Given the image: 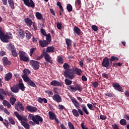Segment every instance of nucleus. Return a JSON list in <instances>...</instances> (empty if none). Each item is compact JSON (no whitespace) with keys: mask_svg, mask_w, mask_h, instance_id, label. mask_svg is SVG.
<instances>
[{"mask_svg":"<svg viewBox=\"0 0 129 129\" xmlns=\"http://www.w3.org/2000/svg\"><path fill=\"white\" fill-rule=\"evenodd\" d=\"M100 118L102 120H105V119H106V116L104 115H100Z\"/></svg>","mask_w":129,"mask_h":129,"instance_id":"bf43d9fd","label":"nucleus"},{"mask_svg":"<svg viewBox=\"0 0 129 129\" xmlns=\"http://www.w3.org/2000/svg\"><path fill=\"white\" fill-rule=\"evenodd\" d=\"M74 32L77 34V35H80V33H81L80 29L77 26H75L74 27Z\"/></svg>","mask_w":129,"mask_h":129,"instance_id":"72a5a7b5","label":"nucleus"},{"mask_svg":"<svg viewBox=\"0 0 129 129\" xmlns=\"http://www.w3.org/2000/svg\"><path fill=\"white\" fill-rule=\"evenodd\" d=\"M27 84L29 85V86H31L32 87H36V84L33 81L30 80L28 83Z\"/></svg>","mask_w":129,"mask_h":129,"instance_id":"f704fd0d","label":"nucleus"},{"mask_svg":"<svg viewBox=\"0 0 129 129\" xmlns=\"http://www.w3.org/2000/svg\"><path fill=\"white\" fill-rule=\"evenodd\" d=\"M12 54L14 57H17V56H18V53H17V51L15 50L12 51Z\"/></svg>","mask_w":129,"mask_h":129,"instance_id":"5fc2aeb1","label":"nucleus"},{"mask_svg":"<svg viewBox=\"0 0 129 129\" xmlns=\"http://www.w3.org/2000/svg\"><path fill=\"white\" fill-rule=\"evenodd\" d=\"M57 28L58 30H61V27L62 26V23H57L56 24Z\"/></svg>","mask_w":129,"mask_h":129,"instance_id":"13d9d810","label":"nucleus"},{"mask_svg":"<svg viewBox=\"0 0 129 129\" xmlns=\"http://www.w3.org/2000/svg\"><path fill=\"white\" fill-rule=\"evenodd\" d=\"M57 62L60 64H63V57L61 56H57Z\"/></svg>","mask_w":129,"mask_h":129,"instance_id":"a18cd8bd","label":"nucleus"},{"mask_svg":"<svg viewBox=\"0 0 129 129\" xmlns=\"http://www.w3.org/2000/svg\"><path fill=\"white\" fill-rule=\"evenodd\" d=\"M56 5L57 6V7H59L60 10H61V12H63V7H62V5L61 4V3L58 2L56 3Z\"/></svg>","mask_w":129,"mask_h":129,"instance_id":"09e8293b","label":"nucleus"},{"mask_svg":"<svg viewBox=\"0 0 129 129\" xmlns=\"http://www.w3.org/2000/svg\"><path fill=\"white\" fill-rule=\"evenodd\" d=\"M113 87L116 90H117L118 91H121V90H122V88L121 87V86H120V85H119V84H118V83H114L113 84Z\"/></svg>","mask_w":129,"mask_h":129,"instance_id":"a211bd4d","label":"nucleus"},{"mask_svg":"<svg viewBox=\"0 0 129 129\" xmlns=\"http://www.w3.org/2000/svg\"><path fill=\"white\" fill-rule=\"evenodd\" d=\"M11 91H12V92H14V93H18L19 90V87L16 85H14L11 88Z\"/></svg>","mask_w":129,"mask_h":129,"instance_id":"aec40b11","label":"nucleus"},{"mask_svg":"<svg viewBox=\"0 0 129 129\" xmlns=\"http://www.w3.org/2000/svg\"><path fill=\"white\" fill-rule=\"evenodd\" d=\"M68 126L70 129H75V127H74V125H73L71 122H68Z\"/></svg>","mask_w":129,"mask_h":129,"instance_id":"8fccbe9b","label":"nucleus"},{"mask_svg":"<svg viewBox=\"0 0 129 129\" xmlns=\"http://www.w3.org/2000/svg\"><path fill=\"white\" fill-rule=\"evenodd\" d=\"M7 48L8 50L9 51H11V50H14L15 49V46L12 43H9L7 45Z\"/></svg>","mask_w":129,"mask_h":129,"instance_id":"cd10ccee","label":"nucleus"},{"mask_svg":"<svg viewBox=\"0 0 129 129\" xmlns=\"http://www.w3.org/2000/svg\"><path fill=\"white\" fill-rule=\"evenodd\" d=\"M102 66H103V67H105L107 69H109V60L107 57H105L103 59Z\"/></svg>","mask_w":129,"mask_h":129,"instance_id":"423d86ee","label":"nucleus"},{"mask_svg":"<svg viewBox=\"0 0 129 129\" xmlns=\"http://www.w3.org/2000/svg\"><path fill=\"white\" fill-rule=\"evenodd\" d=\"M3 104L4 105V106H7L8 108H11V107H12V105L11 104H10V102L7 100H4L3 102Z\"/></svg>","mask_w":129,"mask_h":129,"instance_id":"bb28decb","label":"nucleus"},{"mask_svg":"<svg viewBox=\"0 0 129 129\" xmlns=\"http://www.w3.org/2000/svg\"><path fill=\"white\" fill-rule=\"evenodd\" d=\"M35 117V116L32 114H29L28 116V119L30 120H33L34 121V118Z\"/></svg>","mask_w":129,"mask_h":129,"instance_id":"de8ad7c7","label":"nucleus"},{"mask_svg":"<svg viewBox=\"0 0 129 129\" xmlns=\"http://www.w3.org/2000/svg\"><path fill=\"white\" fill-rule=\"evenodd\" d=\"M119 123L121 124V125H126V120L124 119H122L120 120Z\"/></svg>","mask_w":129,"mask_h":129,"instance_id":"37998d69","label":"nucleus"},{"mask_svg":"<svg viewBox=\"0 0 129 129\" xmlns=\"http://www.w3.org/2000/svg\"><path fill=\"white\" fill-rule=\"evenodd\" d=\"M66 42L68 48H70V47H71V45H72V41H71V40H70V39H66Z\"/></svg>","mask_w":129,"mask_h":129,"instance_id":"7c9ffc66","label":"nucleus"},{"mask_svg":"<svg viewBox=\"0 0 129 129\" xmlns=\"http://www.w3.org/2000/svg\"><path fill=\"white\" fill-rule=\"evenodd\" d=\"M8 4H9L10 7L14 10L15 9V5L14 4V0H8Z\"/></svg>","mask_w":129,"mask_h":129,"instance_id":"2f4dec72","label":"nucleus"},{"mask_svg":"<svg viewBox=\"0 0 129 129\" xmlns=\"http://www.w3.org/2000/svg\"><path fill=\"white\" fill-rule=\"evenodd\" d=\"M13 38V35L11 32H9L5 34L4 32L0 34V39L4 43H9L10 39Z\"/></svg>","mask_w":129,"mask_h":129,"instance_id":"7ed1b4c3","label":"nucleus"},{"mask_svg":"<svg viewBox=\"0 0 129 129\" xmlns=\"http://www.w3.org/2000/svg\"><path fill=\"white\" fill-rule=\"evenodd\" d=\"M39 62L36 60H32L30 61V65H31L34 70L39 69Z\"/></svg>","mask_w":129,"mask_h":129,"instance_id":"6e6552de","label":"nucleus"},{"mask_svg":"<svg viewBox=\"0 0 129 129\" xmlns=\"http://www.w3.org/2000/svg\"><path fill=\"white\" fill-rule=\"evenodd\" d=\"M92 29L93 31H94V32H96L98 30L97 26H96V25L92 26Z\"/></svg>","mask_w":129,"mask_h":129,"instance_id":"6e6d98bb","label":"nucleus"},{"mask_svg":"<svg viewBox=\"0 0 129 129\" xmlns=\"http://www.w3.org/2000/svg\"><path fill=\"white\" fill-rule=\"evenodd\" d=\"M26 109L30 112H35V111H37V108L36 107H33L30 105L27 106Z\"/></svg>","mask_w":129,"mask_h":129,"instance_id":"4468645a","label":"nucleus"},{"mask_svg":"<svg viewBox=\"0 0 129 129\" xmlns=\"http://www.w3.org/2000/svg\"><path fill=\"white\" fill-rule=\"evenodd\" d=\"M3 123L6 127H9V121L8 120L5 119L3 121Z\"/></svg>","mask_w":129,"mask_h":129,"instance_id":"603ef678","label":"nucleus"},{"mask_svg":"<svg viewBox=\"0 0 129 129\" xmlns=\"http://www.w3.org/2000/svg\"><path fill=\"white\" fill-rule=\"evenodd\" d=\"M8 120L9 122H10V123H11V124H15V120H14V119H13V118L12 117H9L8 118Z\"/></svg>","mask_w":129,"mask_h":129,"instance_id":"3c124183","label":"nucleus"},{"mask_svg":"<svg viewBox=\"0 0 129 129\" xmlns=\"http://www.w3.org/2000/svg\"><path fill=\"white\" fill-rule=\"evenodd\" d=\"M48 116L51 120H53L56 118V115L52 111H49L48 112Z\"/></svg>","mask_w":129,"mask_h":129,"instance_id":"4be33fe9","label":"nucleus"},{"mask_svg":"<svg viewBox=\"0 0 129 129\" xmlns=\"http://www.w3.org/2000/svg\"><path fill=\"white\" fill-rule=\"evenodd\" d=\"M39 45L42 47V48H44V47H47L48 45H49V42L46 40H40L39 41Z\"/></svg>","mask_w":129,"mask_h":129,"instance_id":"dca6fc26","label":"nucleus"},{"mask_svg":"<svg viewBox=\"0 0 129 129\" xmlns=\"http://www.w3.org/2000/svg\"><path fill=\"white\" fill-rule=\"evenodd\" d=\"M68 88V89H71L72 92H75L77 91L76 87H72V86H69Z\"/></svg>","mask_w":129,"mask_h":129,"instance_id":"ea45409f","label":"nucleus"},{"mask_svg":"<svg viewBox=\"0 0 129 129\" xmlns=\"http://www.w3.org/2000/svg\"><path fill=\"white\" fill-rule=\"evenodd\" d=\"M45 37H46V42H47V43H50L51 42V34L48 33L45 35Z\"/></svg>","mask_w":129,"mask_h":129,"instance_id":"e433bc0d","label":"nucleus"},{"mask_svg":"<svg viewBox=\"0 0 129 129\" xmlns=\"http://www.w3.org/2000/svg\"><path fill=\"white\" fill-rule=\"evenodd\" d=\"M18 36L21 39H23L25 37V32L23 30H20L18 33Z\"/></svg>","mask_w":129,"mask_h":129,"instance_id":"393cba45","label":"nucleus"},{"mask_svg":"<svg viewBox=\"0 0 129 129\" xmlns=\"http://www.w3.org/2000/svg\"><path fill=\"white\" fill-rule=\"evenodd\" d=\"M36 50V48H32L30 50V56H32L33 55V53L35 52Z\"/></svg>","mask_w":129,"mask_h":129,"instance_id":"864d4df0","label":"nucleus"},{"mask_svg":"<svg viewBox=\"0 0 129 129\" xmlns=\"http://www.w3.org/2000/svg\"><path fill=\"white\" fill-rule=\"evenodd\" d=\"M16 101H17V99H16L14 97H12L10 98V103L11 104H12V105H14V104H15V102H16Z\"/></svg>","mask_w":129,"mask_h":129,"instance_id":"79ce46f5","label":"nucleus"},{"mask_svg":"<svg viewBox=\"0 0 129 129\" xmlns=\"http://www.w3.org/2000/svg\"><path fill=\"white\" fill-rule=\"evenodd\" d=\"M72 113L74 116H76V117H78L79 116V114H81V115H83V111L81 109H78V110L76 109H74L72 110Z\"/></svg>","mask_w":129,"mask_h":129,"instance_id":"39448f33","label":"nucleus"},{"mask_svg":"<svg viewBox=\"0 0 129 129\" xmlns=\"http://www.w3.org/2000/svg\"><path fill=\"white\" fill-rule=\"evenodd\" d=\"M14 114L16 115V117L20 120L22 125L25 127L26 129H30V125L27 123L28 119L26 116H21V115L19 114L18 112H15Z\"/></svg>","mask_w":129,"mask_h":129,"instance_id":"f03ea898","label":"nucleus"},{"mask_svg":"<svg viewBox=\"0 0 129 129\" xmlns=\"http://www.w3.org/2000/svg\"><path fill=\"white\" fill-rule=\"evenodd\" d=\"M21 81H22V80L21 79L19 81V83L18 84V87L22 90V91H24L26 87H25V86L24 85V83L21 82Z\"/></svg>","mask_w":129,"mask_h":129,"instance_id":"412c9836","label":"nucleus"},{"mask_svg":"<svg viewBox=\"0 0 129 129\" xmlns=\"http://www.w3.org/2000/svg\"><path fill=\"white\" fill-rule=\"evenodd\" d=\"M64 82L66 85H71V84H72V81L68 79H66L64 80Z\"/></svg>","mask_w":129,"mask_h":129,"instance_id":"c03bdc74","label":"nucleus"},{"mask_svg":"<svg viewBox=\"0 0 129 129\" xmlns=\"http://www.w3.org/2000/svg\"><path fill=\"white\" fill-rule=\"evenodd\" d=\"M23 73H24L23 75H25V76H28L29 74L31 73V71H30V70L28 69H25L23 71Z\"/></svg>","mask_w":129,"mask_h":129,"instance_id":"4c0bfd02","label":"nucleus"},{"mask_svg":"<svg viewBox=\"0 0 129 129\" xmlns=\"http://www.w3.org/2000/svg\"><path fill=\"white\" fill-rule=\"evenodd\" d=\"M40 32L41 33V34H42V35L43 36H47V34L46 33V31H45V30H44L43 29H41L40 30Z\"/></svg>","mask_w":129,"mask_h":129,"instance_id":"052dcab7","label":"nucleus"},{"mask_svg":"<svg viewBox=\"0 0 129 129\" xmlns=\"http://www.w3.org/2000/svg\"><path fill=\"white\" fill-rule=\"evenodd\" d=\"M105 95L108 97H112L113 96V95L111 93H106Z\"/></svg>","mask_w":129,"mask_h":129,"instance_id":"680f3d73","label":"nucleus"},{"mask_svg":"<svg viewBox=\"0 0 129 129\" xmlns=\"http://www.w3.org/2000/svg\"><path fill=\"white\" fill-rule=\"evenodd\" d=\"M81 125L82 129H88V128H87V127H86L85 125H84V123L83 122L81 123Z\"/></svg>","mask_w":129,"mask_h":129,"instance_id":"338daca9","label":"nucleus"},{"mask_svg":"<svg viewBox=\"0 0 129 129\" xmlns=\"http://www.w3.org/2000/svg\"><path fill=\"white\" fill-rule=\"evenodd\" d=\"M67 9L68 12H72V10H73L72 6H71L70 4L67 5Z\"/></svg>","mask_w":129,"mask_h":129,"instance_id":"49530a36","label":"nucleus"},{"mask_svg":"<svg viewBox=\"0 0 129 129\" xmlns=\"http://www.w3.org/2000/svg\"><path fill=\"white\" fill-rule=\"evenodd\" d=\"M50 85L52 86H62V83L57 80H53L50 82Z\"/></svg>","mask_w":129,"mask_h":129,"instance_id":"ddd939ff","label":"nucleus"},{"mask_svg":"<svg viewBox=\"0 0 129 129\" xmlns=\"http://www.w3.org/2000/svg\"><path fill=\"white\" fill-rule=\"evenodd\" d=\"M15 108L18 111H24V107H23V105L21 102H18L15 104Z\"/></svg>","mask_w":129,"mask_h":129,"instance_id":"1a4fd4ad","label":"nucleus"},{"mask_svg":"<svg viewBox=\"0 0 129 129\" xmlns=\"http://www.w3.org/2000/svg\"><path fill=\"white\" fill-rule=\"evenodd\" d=\"M22 77L24 81H25V82H27V83H28L31 80L28 76L22 75Z\"/></svg>","mask_w":129,"mask_h":129,"instance_id":"473e14b6","label":"nucleus"},{"mask_svg":"<svg viewBox=\"0 0 129 129\" xmlns=\"http://www.w3.org/2000/svg\"><path fill=\"white\" fill-rule=\"evenodd\" d=\"M25 5L27 7H31L34 8L35 7V4L33 2V0H23Z\"/></svg>","mask_w":129,"mask_h":129,"instance_id":"9d476101","label":"nucleus"},{"mask_svg":"<svg viewBox=\"0 0 129 129\" xmlns=\"http://www.w3.org/2000/svg\"><path fill=\"white\" fill-rule=\"evenodd\" d=\"M63 68L66 70L63 73V75L66 78L73 79L75 77L73 71L72 69H69L70 66L67 63H65L63 65Z\"/></svg>","mask_w":129,"mask_h":129,"instance_id":"f257e3e1","label":"nucleus"},{"mask_svg":"<svg viewBox=\"0 0 129 129\" xmlns=\"http://www.w3.org/2000/svg\"><path fill=\"white\" fill-rule=\"evenodd\" d=\"M43 56H44V59L47 61V62L50 63V64H53V61H52V59H51V56H50L49 54L44 51L43 52Z\"/></svg>","mask_w":129,"mask_h":129,"instance_id":"0eeeda50","label":"nucleus"},{"mask_svg":"<svg viewBox=\"0 0 129 129\" xmlns=\"http://www.w3.org/2000/svg\"><path fill=\"white\" fill-rule=\"evenodd\" d=\"M25 34L27 39H31V37H32V34H31L29 31H28V30H26Z\"/></svg>","mask_w":129,"mask_h":129,"instance_id":"c9c22d12","label":"nucleus"},{"mask_svg":"<svg viewBox=\"0 0 129 129\" xmlns=\"http://www.w3.org/2000/svg\"><path fill=\"white\" fill-rule=\"evenodd\" d=\"M35 16L37 20H42L43 19V15L39 12H36Z\"/></svg>","mask_w":129,"mask_h":129,"instance_id":"c756f323","label":"nucleus"},{"mask_svg":"<svg viewBox=\"0 0 129 129\" xmlns=\"http://www.w3.org/2000/svg\"><path fill=\"white\" fill-rule=\"evenodd\" d=\"M75 71L76 72V74H77V75H81V74L82 73V71H81V70L80 69H78L76 68L75 70Z\"/></svg>","mask_w":129,"mask_h":129,"instance_id":"58836bf2","label":"nucleus"},{"mask_svg":"<svg viewBox=\"0 0 129 129\" xmlns=\"http://www.w3.org/2000/svg\"><path fill=\"white\" fill-rule=\"evenodd\" d=\"M19 57L20 60H21V61H24V62H27L29 60V57H27V54L23 51H19Z\"/></svg>","mask_w":129,"mask_h":129,"instance_id":"20e7f679","label":"nucleus"},{"mask_svg":"<svg viewBox=\"0 0 129 129\" xmlns=\"http://www.w3.org/2000/svg\"><path fill=\"white\" fill-rule=\"evenodd\" d=\"M24 21L26 25L29 27H31L32 25H33V21H32V20L29 18H25Z\"/></svg>","mask_w":129,"mask_h":129,"instance_id":"6ab92c4d","label":"nucleus"},{"mask_svg":"<svg viewBox=\"0 0 129 129\" xmlns=\"http://www.w3.org/2000/svg\"><path fill=\"white\" fill-rule=\"evenodd\" d=\"M3 61L4 66H7V65H11V61H9L7 57H3Z\"/></svg>","mask_w":129,"mask_h":129,"instance_id":"5701e85b","label":"nucleus"},{"mask_svg":"<svg viewBox=\"0 0 129 129\" xmlns=\"http://www.w3.org/2000/svg\"><path fill=\"white\" fill-rule=\"evenodd\" d=\"M55 48L54 46H48L46 48V53H53Z\"/></svg>","mask_w":129,"mask_h":129,"instance_id":"b1692460","label":"nucleus"},{"mask_svg":"<svg viewBox=\"0 0 129 129\" xmlns=\"http://www.w3.org/2000/svg\"><path fill=\"white\" fill-rule=\"evenodd\" d=\"M52 99L56 101V102H61L62 101V98L61 96L58 94H54L52 97Z\"/></svg>","mask_w":129,"mask_h":129,"instance_id":"f8f14e48","label":"nucleus"},{"mask_svg":"<svg viewBox=\"0 0 129 129\" xmlns=\"http://www.w3.org/2000/svg\"><path fill=\"white\" fill-rule=\"evenodd\" d=\"M119 58L117 57V56H112L111 57V58H110V60L111 62H113V61H118Z\"/></svg>","mask_w":129,"mask_h":129,"instance_id":"a19ab883","label":"nucleus"},{"mask_svg":"<svg viewBox=\"0 0 129 129\" xmlns=\"http://www.w3.org/2000/svg\"><path fill=\"white\" fill-rule=\"evenodd\" d=\"M81 107L82 108L83 111H84L86 114H89V112H88V110H87V108H86L85 105H82Z\"/></svg>","mask_w":129,"mask_h":129,"instance_id":"c85d7f7f","label":"nucleus"},{"mask_svg":"<svg viewBox=\"0 0 129 129\" xmlns=\"http://www.w3.org/2000/svg\"><path fill=\"white\" fill-rule=\"evenodd\" d=\"M91 83L94 87H97L98 86V83L97 82H92Z\"/></svg>","mask_w":129,"mask_h":129,"instance_id":"e2e57ef3","label":"nucleus"},{"mask_svg":"<svg viewBox=\"0 0 129 129\" xmlns=\"http://www.w3.org/2000/svg\"><path fill=\"white\" fill-rule=\"evenodd\" d=\"M45 92L48 94L49 96H52V95H53V92H52V91L47 90Z\"/></svg>","mask_w":129,"mask_h":129,"instance_id":"4d7b16f0","label":"nucleus"},{"mask_svg":"<svg viewBox=\"0 0 129 129\" xmlns=\"http://www.w3.org/2000/svg\"><path fill=\"white\" fill-rule=\"evenodd\" d=\"M13 76V75L11 73H8L6 75L5 79L6 81H9Z\"/></svg>","mask_w":129,"mask_h":129,"instance_id":"a878e982","label":"nucleus"},{"mask_svg":"<svg viewBox=\"0 0 129 129\" xmlns=\"http://www.w3.org/2000/svg\"><path fill=\"white\" fill-rule=\"evenodd\" d=\"M39 121L42 122L43 121V118H41L39 115H36L34 116V118L33 119V122H35L36 124H39Z\"/></svg>","mask_w":129,"mask_h":129,"instance_id":"9b49d317","label":"nucleus"},{"mask_svg":"<svg viewBox=\"0 0 129 129\" xmlns=\"http://www.w3.org/2000/svg\"><path fill=\"white\" fill-rule=\"evenodd\" d=\"M112 128L113 129H119V128H118V126H117V125L116 124H113Z\"/></svg>","mask_w":129,"mask_h":129,"instance_id":"774afa93","label":"nucleus"},{"mask_svg":"<svg viewBox=\"0 0 129 129\" xmlns=\"http://www.w3.org/2000/svg\"><path fill=\"white\" fill-rule=\"evenodd\" d=\"M87 105L88 108H89L90 109V110H92V108L93 107V105H92V104L88 103V104H87Z\"/></svg>","mask_w":129,"mask_h":129,"instance_id":"0e129e2a","label":"nucleus"},{"mask_svg":"<svg viewBox=\"0 0 129 129\" xmlns=\"http://www.w3.org/2000/svg\"><path fill=\"white\" fill-rule=\"evenodd\" d=\"M6 91L3 89H0V99L5 100V96L6 95Z\"/></svg>","mask_w":129,"mask_h":129,"instance_id":"2eb2a0df","label":"nucleus"},{"mask_svg":"<svg viewBox=\"0 0 129 129\" xmlns=\"http://www.w3.org/2000/svg\"><path fill=\"white\" fill-rule=\"evenodd\" d=\"M102 76L103 77V78H105L106 79H107V78H108V75L106 74L105 73H103L102 74Z\"/></svg>","mask_w":129,"mask_h":129,"instance_id":"69168bd1","label":"nucleus"},{"mask_svg":"<svg viewBox=\"0 0 129 129\" xmlns=\"http://www.w3.org/2000/svg\"><path fill=\"white\" fill-rule=\"evenodd\" d=\"M71 101L74 104L75 106H76L77 108H80V105H79V103L77 101V100H76V99L74 98H72Z\"/></svg>","mask_w":129,"mask_h":129,"instance_id":"f3484780","label":"nucleus"}]
</instances>
